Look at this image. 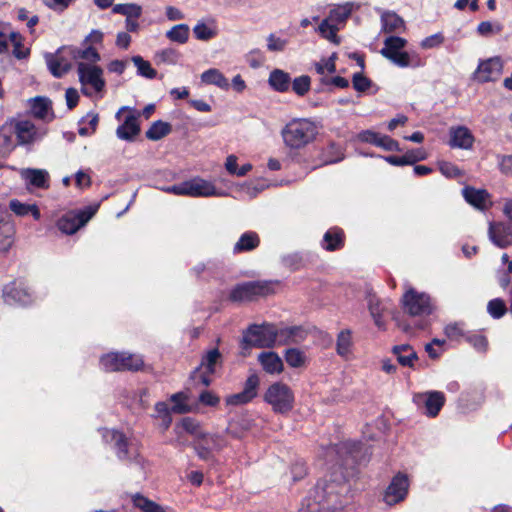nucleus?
<instances>
[{"label":"nucleus","instance_id":"nucleus-1","mask_svg":"<svg viewBox=\"0 0 512 512\" xmlns=\"http://www.w3.org/2000/svg\"><path fill=\"white\" fill-rule=\"evenodd\" d=\"M348 492L344 481L320 480L306 499L307 512L336 511L344 506L343 496Z\"/></svg>","mask_w":512,"mask_h":512},{"label":"nucleus","instance_id":"nucleus-2","mask_svg":"<svg viewBox=\"0 0 512 512\" xmlns=\"http://www.w3.org/2000/svg\"><path fill=\"white\" fill-rule=\"evenodd\" d=\"M320 126L309 118H294L282 129V138L285 145L291 149H301L312 143Z\"/></svg>","mask_w":512,"mask_h":512},{"label":"nucleus","instance_id":"nucleus-3","mask_svg":"<svg viewBox=\"0 0 512 512\" xmlns=\"http://www.w3.org/2000/svg\"><path fill=\"white\" fill-rule=\"evenodd\" d=\"M243 349L250 347L272 348L276 345V326L272 323L251 324L243 331Z\"/></svg>","mask_w":512,"mask_h":512},{"label":"nucleus","instance_id":"nucleus-4","mask_svg":"<svg viewBox=\"0 0 512 512\" xmlns=\"http://www.w3.org/2000/svg\"><path fill=\"white\" fill-rule=\"evenodd\" d=\"M13 132L17 145L31 150L35 144L41 142L48 133L45 124H36L30 119H20L14 122Z\"/></svg>","mask_w":512,"mask_h":512},{"label":"nucleus","instance_id":"nucleus-5","mask_svg":"<svg viewBox=\"0 0 512 512\" xmlns=\"http://www.w3.org/2000/svg\"><path fill=\"white\" fill-rule=\"evenodd\" d=\"M264 401L271 406L273 412L287 414L294 407L295 396L287 384L275 382L267 388Z\"/></svg>","mask_w":512,"mask_h":512},{"label":"nucleus","instance_id":"nucleus-6","mask_svg":"<svg viewBox=\"0 0 512 512\" xmlns=\"http://www.w3.org/2000/svg\"><path fill=\"white\" fill-rule=\"evenodd\" d=\"M278 281L271 280H258L249 281L234 287L230 292V299L232 301H252L258 297L268 296L275 292V286Z\"/></svg>","mask_w":512,"mask_h":512},{"label":"nucleus","instance_id":"nucleus-7","mask_svg":"<svg viewBox=\"0 0 512 512\" xmlns=\"http://www.w3.org/2000/svg\"><path fill=\"white\" fill-rule=\"evenodd\" d=\"M102 437L113 447L119 460L135 461L141 465L142 460L136 445L129 441L122 432L115 429H103Z\"/></svg>","mask_w":512,"mask_h":512},{"label":"nucleus","instance_id":"nucleus-8","mask_svg":"<svg viewBox=\"0 0 512 512\" xmlns=\"http://www.w3.org/2000/svg\"><path fill=\"white\" fill-rule=\"evenodd\" d=\"M77 72L82 85L81 90L84 95L90 96L92 94L88 87L97 93L103 91L105 80L103 79V70L99 66L79 62Z\"/></svg>","mask_w":512,"mask_h":512},{"label":"nucleus","instance_id":"nucleus-9","mask_svg":"<svg viewBox=\"0 0 512 512\" xmlns=\"http://www.w3.org/2000/svg\"><path fill=\"white\" fill-rule=\"evenodd\" d=\"M97 206H88L80 210H72L65 213L57 221L58 229L67 235L76 233L96 213Z\"/></svg>","mask_w":512,"mask_h":512},{"label":"nucleus","instance_id":"nucleus-10","mask_svg":"<svg viewBox=\"0 0 512 512\" xmlns=\"http://www.w3.org/2000/svg\"><path fill=\"white\" fill-rule=\"evenodd\" d=\"M222 355L217 348L209 350L201 360L200 365L192 372L191 378L203 386H209L212 382L211 376L221 366Z\"/></svg>","mask_w":512,"mask_h":512},{"label":"nucleus","instance_id":"nucleus-11","mask_svg":"<svg viewBox=\"0 0 512 512\" xmlns=\"http://www.w3.org/2000/svg\"><path fill=\"white\" fill-rule=\"evenodd\" d=\"M404 310L411 316H424L432 312L431 298L426 293L409 289L402 298Z\"/></svg>","mask_w":512,"mask_h":512},{"label":"nucleus","instance_id":"nucleus-12","mask_svg":"<svg viewBox=\"0 0 512 512\" xmlns=\"http://www.w3.org/2000/svg\"><path fill=\"white\" fill-rule=\"evenodd\" d=\"M408 490L409 479L406 474L399 472L386 488L383 500L389 506L398 504L406 498Z\"/></svg>","mask_w":512,"mask_h":512},{"label":"nucleus","instance_id":"nucleus-13","mask_svg":"<svg viewBox=\"0 0 512 512\" xmlns=\"http://www.w3.org/2000/svg\"><path fill=\"white\" fill-rule=\"evenodd\" d=\"M413 402L418 408H424L427 416L436 417L445 403V396L440 391L417 393L413 396Z\"/></svg>","mask_w":512,"mask_h":512},{"label":"nucleus","instance_id":"nucleus-14","mask_svg":"<svg viewBox=\"0 0 512 512\" xmlns=\"http://www.w3.org/2000/svg\"><path fill=\"white\" fill-rule=\"evenodd\" d=\"M3 299L9 305L27 306L33 302L29 288L23 282L13 281L3 288Z\"/></svg>","mask_w":512,"mask_h":512},{"label":"nucleus","instance_id":"nucleus-15","mask_svg":"<svg viewBox=\"0 0 512 512\" xmlns=\"http://www.w3.org/2000/svg\"><path fill=\"white\" fill-rule=\"evenodd\" d=\"M15 226L11 215L0 204V252H7L14 242Z\"/></svg>","mask_w":512,"mask_h":512},{"label":"nucleus","instance_id":"nucleus-16","mask_svg":"<svg viewBox=\"0 0 512 512\" xmlns=\"http://www.w3.org/2000/svg\"><path fill=\"white\" fill-rule=\"evenodd\" d=\"M502 70L503 62L501 58H490L478 65L476 79L482 83L496 81L501 76Z\"/></svg>","mask_w":512,"mask_h":512},{"label":"nucleus","instance_id":"nucleus-17","mask_svg":"<svg viewBox=\"0 0 512 512\" xmlns=\"http://www.w3.org/2000/svg\"><path fill=\"white\" fill-rule=\"evenodd\" d=\"M19 174L27 187L48 189L50 186V175L45 169L22 168L19 170Z\"/></svg>","mask_w":512,"mask_h":512},{"label":"nucleus","instance_id":"nucleus-18","mask_svg":"<svg viewBox=\"0 0 512 512\" xmlns=\"http://www.w3.org/2000/svg\"><path fill=\"white\" fill-rule=\"evenodd\" d=\"M488 234L493 244L499 248L512 245V224L490 223Z\"/></svg>","mask_w":512,"mask_h":512},{"label":"nucleus","instance_id":"nucleus-19","mask_svg":"<svg viewBox=\"0 0 512 512\" xmlns=\"http://www.w3.org/2000/svg\"><path fill=\"white\" fill-rule=\"evenodd\" d=\"M139 112L131 111L124 119V122L116 129V135L119 139L125 141H133L140 133V125L138 118Z\"/></svg>","mask_w":512,"mask_h":512},{"label":"nucleus","instance_id":"nucleus-20","mask_svg":"<svg viewBox=\"0 0 512 512\" xmlns=\"http://www.w3.org/2000/svg\"><path fill=\"white\" fill-rule=\"evenodd\" d=\"M307 337V331L301 326L276 327V344L300 343Z\"/></svg>","mask_w":512,"mask_h":512},{"label":"nucleus","instance_id":"nucleus-21","mask_svg":"<svg viewBox=\"0 0 512 512\" xmlns=\"http://www.w3.org/2000/svg\"><path fill=\"white\" fill-rule=\"evenodd\" d=\"M187 196L192 197H209L220 195L217 193L215 186L200 177H195L186 181Z\"/></svg>","mask_w":512,"mask_h":512},{"label":"nucleus","instance_id":"nucleus-22","mask_svg":"<svg viewBox=\"0 0 512 512\" xmlns=\"http://www.w3.org/2000/svg\"><path fill=\"white\" fill-rule=\"evenodd\" d=\"M45 61L48 70L56 78L63 77L71 69V63L61 54V49H59L55 54H46Z\"/></svg>","mask_w":512,"mask_h":512},{"label":"nucleus","instance_id":"nucleus-23","mask_svg":"<svg viewBox=\"0 0 512 512\" xmlns=\"http://www.w3.org/2000/svg\"><path fill=\"white\" fill-rule=\"evenodd\" d=\"M31 114L40 120L50 122L54 119L51 101L42 96H37L30 100Z\"/></svg>","mask_w":512,"mask_h":512},{"label":"nucleus","instance_id":"nucleus-24","mask_svg":"<svg viewBox=\"0 0 512 512\" xmlns=\"http://www.w3.org/2000/svg\"><path fill=\"white\" fill-rule=\"evenodd\" d=\"M464 199L473 207L479 210H485L490 205V195L484 189H475L473 187H465L462 190Z\"/></svg>","mask_w":512,"mask_h":512},{"label":"nucleus","instance_id":"nucleus-25","mask_svg":"<svg viewBox=\"0 0 512 512\" xmlns=\"http://www.w3.org/2000/svg\"><path fill=\"white\" fill-rule=\"evenodd\" d=\"M474 137L468 128L458 126L451 128L449 145L453 148L469 149L472 147Z\"/></svg>","mask_w":512,"mask_h":512},{"label":"nucleus","instance_id":"nucleus-26","mask_svg":"<svg viewBox=\"0 0 512 512\" xmlns=\"http://www.w3.org/2000/svg\"><path fill=\"white\" fill-rule=\"evenodd\" d=\"M268 84L272 90L279 93H285L289 91L291 86L290 74L282 69L276 68L270 72Z\"/></svg>","mask_w":512,"mask_h":512},{"label":"nucleus","instance_id":"nucleus-27","mask_svg":"<svg viewBox=\"0 0 512 512\" xmlns=\"http://www.w3.org/2000/svg\"><path fill=\"white\" fill-rule=\"evenodd\" d=\"M344 245V233L339 228L329 229L323 236L321 246L327 251L339 250Z\"/></svg>","mask_w":512,"mask_h":512},{"label":"nucleus","instance_id":"nucleus-28","mask_svg":"<svg viewBox=\"0 0 512 512\" xmlns=\"http://www.w3.org/2000/svg\"><path fill=\"white\" fill-rule=\"evenodd\" d=\"M258 360L269 374L280 373L283 370L282 359L275 352H262L259 354Z\"/></svg>","mask_w":512,"mask_h":512},{"label":"nucleus","instance_id":"nucleus-29","mask_svg":"<svg viewBox=\"0 0 512 512\" xmlns=\"http://www.w3.org/2000/svg\"><path fill=\"white\" fill-rule=\"evenodd\" d=\"M260 244L259 236L254 231L243 233L233 247L234 253L248 252L257 248Z\"/></svg>","mask_w":512,"mask_h":512},{"label":"nucleus","instance_id":"nucleus-30","mask_svg":"<svg viewBox=\"0 0 512 512\" xmlns=\"http://www.w3.org/2000/svg\"><path fill=\"white\" fill-rule=\"evenodd\" d=\"M407 40L399 36H390L384 40V46L380 50V53L386 59L394 57L397 53L402 52V49L406 46Z\"/></svg>","mask_w":512,"mask_h":512},{"label":"nucleus","instance_id":"nucleus-31","mask_svg":"<svg viewBox=\"0 0 512 512\" xmlns=\"http://www.w3.org/2000/svg\"><path fill=\"white\" fill-rule=\"evenodd\" d=\"M353 348V341H352V332L349 329L342 330L337 335L336 340V352L337 354L347 359L351 353Z\"/></svg>","mask_w":512,"mask_h":512},{"label":"nucleus","instance_id":"nucleus-32","mask_svg":"<svg viewBox=\"0 0 512 512\" xmlns=\"http://www.w3.org/2000/svg\"><path fill=\"white\" fill-rule=\"evenodd\" d=\"M393 353L396 355L398 363L405 367H413L414 362L418 359L416 352L407 344L394 346Z\"/></svg>","mask_w":512,"mask_h":512},{"label":"nucleus","instance_id":"nucleus-33","mask_svg":"<svg viewBox=\"0 0 512 512\" xmlns=\"http://www.w3.org/2000/svg\"><path fill=\"white\" fill-rule=\"evenodd\" d=\"M382 30L385 33L398 32L405 29L404 20L394 12H384L381 15Z\"/></svg>","mask_w":512,"mask_h":512},{"label":"nucleus","instance_id":"nucleus-34","mask_svg":"<svg viewBox=\"0 0 512 512\" xmlns=\"http://www.w3.org/2000/svg\"><path fill=\"white\" fill-rule=\"evenodd\" d=\"M201 81L208 85H215L223 90H228L230 86L228 79L216 68L204 71L201 74Z\"/></svg>","mask_w":512,"mask_h":512},{"label":"nucleus","instance_id":"nucleus-35","mask_svg":"<svg viewBox=\"0 0 512 512\" xmlns=\"http://www.w3.org/2000/svg\"><path fill=\"white\" fill-rule=\"evenodd\" d=\"M133 506L141 512H166V509L140 493L131 496Z\"/></svg>","mask_w":512,"mask_h":512},{"label":"nucleus","instance_id":"nucleus-36","mask_svg":"<svg viewBox=\"0 0 512 512\" xmlns=\"http://www.w3.org/2000/svg\"><path fill=\"white\" fill-rule=\"evenodd\" d=\"M368 308L375 325L382 329L384 328V321L382 320L383 312L387 309V305L380 301L375 295H369Z\"/></svg>","mask_w":512,"mask_h":512},{"label":"nucleus","instance_id":"nucleus-37","mask_svg":"<svg viewBox=\"0 0 512 512\" xmlns=\"http://www.w3.org/2000/svg\"><path fill=\"white\" fill-rule=\"evenodd\" d=\"M388 60H390L393 64H395L401 68H406V67L416 68V67H420L423 65L421 58L416 53L409 54L406 51L397 53L396 55H394V57L389 58Z\"/></svg>","mask_w":512,"mask_h":512},{"label":"nucleus","instance_id":"nucleus-38","mask_svg":"<svg viewBox=\"0 0 512 512\" xmlns=\"http://www.w3.org/2000/svg\"><path fill=\"white\" fill-rule=\"evenodd\" d=\"M353 10L352 3L338 5L330 10L327 18L338 27L346 22Z\"/></svg>","mask_w":512,"mask_h":512},{"label":"nucleus","instance_id":"nucleus-39","mask_svg":"<svg viewBox=\"0 0 512 512\" xmlns=\"http://www.w3.org/2000/svg\"><path fill=\"white\" fill-rule=\"evenodd\" d=\"M171 131L172 126L170 123L157 120L151 124L145 135L149 140L158 141L170 134Z\"/></svg>","mask_w":512,"mask_h":512},{"label":"nucleus","instance_id":"nucleus-40","mask_svg":"<svg viewBox=\"0 0 512 512\" xmlns=\"http://www.w3.org/2000/svg\"><path fill=\"white\" fill-rule=\"evenodd\" d=\"M99 115L95 112H88L86 116L79 121L78 133L81 136L92 135L98 126Z\"/></svg>","mask_w":512,"mask_h":512},{"label":"nucleus","instance_id":"nucleus-41","mask_svg":"<svg viewBox=\"0 0 512 512\" xmlns=\"http://www.w3.org/2000/svg\"><path fill=\"white\" fill-rule=\"evenodd\" d=\"M122 352H111L102 356L100 359V366L107 372L122 371L123 366L121 363Z\"/></svg>","mask_w":512,"mask_h":512},{"label":"nucleus","instance_id":"nucleus-42","mask_svg":"<svg viewBox=\"0 0 512 512\" xmlns=\"http://www.w3.org/2000/svg\"><path fill=\"white\" fill-rule=\"evenodd\" d=\"M189 26L187 24H178L168 30L165 36L172 42L185 44L189 39Z\"/></svg>","mask_w":512,"mask_h":512},{"label":"nucleus","instance_id":"nucleus-43","mask_svg":"<svg viewBox=\"0 0 512 512\" xmlns=\"http://www.w3.org/2000/svg\"><path fill=\"white\" fill-rule=\"evenodd\" d=\"M180 58V53L171 47L164 48L155 53L156 64L175 65Z\"/></svg>","mask_w":512,"mask_h":512},{"label":"nucleus","instance_id":"nucleus-44","mask_svg":"<svg viewBox=\"0 0 512 512\" xmlns=\"http://www.w3.org/2000/svg\"><path fill=\"white\" fill-rule=\"evenodd\" d=\"M132 62L137 68V74L147 79H154L157 71L151 66L149 61L144 60L141 56H133Z\"/></svg>","mask_w":512,"mask_h":512},{"label":"nucleus","instance_id":"nucleus-45","mask_svg":"<svg viewBox=\"0 0 512 512\" xmlns=\"http://www.w3.org/2000/svg\"><path fill=\"white\" fill-rule=\"evenodd\" d=\"M338 30L339 27L335 25L332 21H330L328 18L322 20L318 27V32L323 38L336 44L339 43V40L337 38Z\"/></svg>","mask_w":512,"mask_h":512},{"label":"nucleus","instance_id":"nucleus-46","mask_svg":"<svg viewBox=\"0 0 512 512\" xmlns=\"http://www.w3.org/2000/svg\"><path fill=\"white\" fill-rule=\"evenodd\" d=\"M171 410L168 407V404L165 402H157L155 404V418H158L161 420V427L163 430H167L171 423H172V417H171Z\"/></svg>","mask_w":512,"mask_h":512},{"label":"nucleus","instance_id":"nucleus-47","mask_svg":"<svg viewBox=\"0 0 512 512\" xmlns=\"http://www.w3.org/2000/svg\"><path fill=\"white\" fill-rule=\"evenodd\" d=\"M120 360L123 366L122 371H138L144 365V361L140 355L129 354L127 352H122V357Z\"/></svg>","mask_w":512,"mask_h":512},{"label":"nucleus","instance_id":"nucleus-48","mask_svg":"<svg viewBox=\"0 0 512 512\" xmlns=\"http://www.w3.org/2000/svg\"><path fill=\"white\" fill-rule=\"evenodd\" d=\"M112 12L124 15L126 18L140 17L142 14V8L134 3L116 4L112 8Z\"/></svg>","mask_w":512,"mask_h":512},{"label":"nucleus","instance_id":"nucleus-49","mask_svg":"<svg viewBox=\"0 0 512 512\" xmlns=\"http://www.w3.org/2000/svg\"><path fill=\"white\" fill-rule=\"evenodd\" d=\"M187 396L183 392H178L170 397V401L173 403L172 408L170 409L172 412L177 414H185L190 412V406L187 403Z\"/></svg>","mask_w":512,"mask_h":512},{"label":"nucleus","instance_id":"nucleus-50","mask_svg":"<svg viewBox=\"0 0 512 512\" xmlns=\"http://www.w3.org/2000/svg\"><path fill=\"white\" fill-rule=\"evenodd\" d=\"M8 38L13 45V55L17 59H25L29 55V49L24 47L22 36L18 32H11Z\"/></svg>","mask_w":512,"mask_h":512},{"label":"nucleus","instance_id":"nucleus-51","mask_svg":"<svg viewBox=\"0 0 512 512\" xmlns=\"http://www.w3.org/2000/svg\"><path fill=\"white\" fill-rule=\"evenodd\" d=\"M70 53L74 59H84L90 63H96L100 60L99 53L91 46L84 49H70Z\"/></svg>","mask_w":512,"mask_h":512},{"label":"nucleus","instance_id":"nucleus-52","mask_svg":"<svg viewBox=\"0 0 512 512\" xmlns=\"http://www.w3.org/2000/svg\"><path fill=\"white\" fill-rule=\"evenodd\" d=\"M285 361L290 367L298 368L304 365L306 356L298 348H289L285 352Z\"/></svg>","mask_w":512,"mask_h":512},{"label":"nucleus","instance_id":"nucleus-53","mask_svg":"<svg viewBox=\"0 0 512 512\" xmlns=\"http://www.w3.org/2000/svg\"><path fill=\"white\" fill-rule=\"evenodd\" d=\"M465 340L478 352L485 353L488 349V340L483 334L468 333Z\"/></svg>","mask_w":512,"mask_h":512},{"label":"nucleus","instance_id":"nucleus-54","mask_svg":"<svg viewBox=\"0 0 512 512\" xmlns=\"http://www.w3.org/2000/svg\"><path fill=\"white\" fill-rule=\"evenodd\" d=\"M487 311L492 318L500 319L506 314L507 307L504 300L495 298L488 302Z\"/></svg>","mask_w":512,"mask_h":512},{"label":"nucleus","instance_id":"nucleus-55","mask_svg":"<svg viewBox=\"0 0 512 512\" xmlns=\"http://www.w3.org/2000/svg\"><path fill=\"white\" fill-rule=\"evenodd\" d=\"M311 86V79L308 75H301L299 77L294 78V80H291V86L292 90L298 95V96H304L308 91L310 90Z\"/></svg>","mask_w":512,"mask_h":512},{"label":"nucleus","instance_id":"nucleus-56","mask_svg":"<svg viewBox=\"0 0 512 512\" xmlns=\"http://www.w3.org/2000/svg\"><path fill=\"white\" fill-rule=\"evenodd\" d=\"M182 428L189 434L195 435L201 438L202 433L199 431V422L191 417H185L179 424L176 425L175 430Z\"/></svg>","mask_w":512,"mask_h":512},{"label":"nucleus","instance_id":"nucleus-57","mask_svg":"<svg viewBox=\"0 0 512 512\" xmlns=\"http://www.w3.org/2000/svg\"><path fill=\"white\" fill-rule=\"evenodd\" d=\"M193 33L198 40L207 41L216 35V32L204 22H198L194 28Z\"/></svg>","mask_w":512,"mask_h":512},{"label":"nucleus","instance_id":"nucleus-58","mask_svg":"<svg viewBox=\"0 0 512 512\" xmlns=\"http://www.w3.org/2000/svg\"><path fill=\"white\" fill-rule=\"evenodd\" d=\"M259 377L256 374H251L245 381L243 392L250 398L254 399L257 396L259 387Z\"/></svg>","mask_w":512,"mask_h":512},{"label":"nucleus","instance_id":"nucleus-59","mask_svg":"<svg viewBox=\"0 0 512 512\" xmlns=\"http://www.w3.org/2000/svg\"><path fill=\"white\" fill-rule=\"evenodd\" d=\"M445 335L451 340H458L465 337L464 324L462 322L450 323L444 328Z\"/></svg>","mask_w":512,"mask_h":512},{"label":"nucleus","instance_id":"nucleus-60","mask_svg":"<svg viewBox=\"0 0 512 512\" xmlns=\"http://www.w3.org/2000/svg\"><path fill=\"white\" fill-rule=\"evenodd\" d=\"M200 439H202L205 444L209 443L211 451H219L226 446V441L220 435L202 434Z\"/></svg>","mask_w":512,"mask_h":512},{"label":"nucleus","instance_id":"nucleus-61","mask_svg":"<svg viewBox=\"0 0 512 512\" xmlns=\"http://www.w3.org/2000/svg\"><path fill=\"white\" fill-rule=\"evenodd\" d=\"M444 40V35L441 32H438L428 37H425L420 42V46L423 49H433L441 46L444 43Z\"/></svg>","mask_w":512,"mask_h":512},{"label":"nucleus","instance_id":"nucleus-62","mask_svg":"<svg viewBox=\"0 0 512 512\" xmlns=\"http://www.w3.org/2000/svg\"><path fill=\"white\" fill-rule=\"evenodd\" d=\"M353 88L358 92H365L372 84L371 80L362 73H355L352 78Z\"/></svg>","mask_w":512,"mask_h":512},{"label":"nucleus","instance_id":"nucleus-63","mask_svg":"<svg viewBox=\"0 0 512 512\" xmlns=\"http://www.w3.org/2000/svg\"><path fill=\"white\" fill-rule=\"evenodd\" d=\"M404 155L408 165H414L427 158V153L423 148L409 150Z\"/></svg>","mask_w":512,"mask_h":512},{"label":"nucleus","instance_id":"nucleus-64","mask_svg":"<svg viewBox=\"0 0 512 512\" xmlns=\"http://www.w3.org/2000/svg\"><path fill=\"white\" fill-rule=\"evenodd\" d=\"M287 45V40L275 36V34H269L267 37V48L272 52L283 51Z\"/></svg>","mask_w":512,"mask_h":512}]
</instances>
